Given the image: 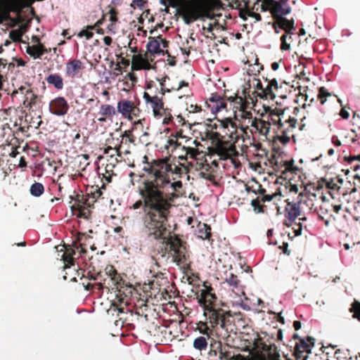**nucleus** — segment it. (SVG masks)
Listing matches in <instances>:
<instances>
[{
	"label": "nucleus",
	"instance_id": "f257e3e1",
	"mask_svg": "<svg viewBox=\"0 0 360 360\" xmlns=\"http://www.w3.org/2000/svg\"><path fill=\"white\" fill-rule=\"evenodd\" d=\"M139 193L141 199L132 206L134 210L142 207L143 211V231L146 236L160 238L162 233L160 216L162 217L165 206L161 193L153 186L148 176L144 178L139 186Z\"/></svg>",
	"mask_w": 360,
	"mask_h": 360
},
{
	"label": "nucleus",
	"instance_id": "f03ea898",
	"mask_svg": "<svg viewBox=\"0 0 360 360\" xmlns=\"http://www.w3.org/2000/svg\"><path fill=\"white\" fill-rule=\"evenodd\" d=\"M202 288L196 293L199 306L203 310V316L212 328L219 326L228 331L231 325L232 315L229 310L221 307L222 302L218 299L214 289L207 283H204Z\"/></svg>",
	"mask_w": 360,
	"mask_h": 360
},
{
	"label": "nucleus",
	"instance_id": "7ed1b4c3",
	"mask_svg": "<svg viewBox=\"0 0 360 360\" xmlns=\"http://www.w3.org/2000/svg\"><path fill=\"white\" fill-rule=\"evenodd\" d=\"M166 232L160 238L147 236L148 238L158 241L155 250L161 257H164L167 253L173 257V260L181 269H188L191 266L190 255L186 248V243L177 236H171L170 226L166 222Z\"/></svg>",
	"mask_w": 360,
	"mask_h": 360
},
{
	"label": "nucleus",
	"instance_id": "20e7f679",
	"mask_svg": "<svg viewBox=\"0 0 360 360\" xmlns=\"http://www.w3.org/2000/svg\"><path fill=\"white\" fill-rule=\"evenodd\" d=\"M144 172L149 179L160 181V186H163L169 184V178L174 180L176 176L181 177L183 174L188 173V169L184 164L176 165L171 160L169 157H165L153 159L150 165H146Z\"/></svg>",
	"mask_w": 360,
	"mask_h": 360
},
{
	"label": "nucleus",
	"instance_id": "39448f33",
	"mask_svg": "<svg viewBox=\"0 0 360 360\" xmlns=\"http://www.w3.org/2000/svg\"><path fill=\"white\" fill-rule=\"evenodd\" d=\"M221 7L220 0H184L179 6L177 13L186 25L200 18L212 19L213 12Z\"/></svg>",
	"mask_w": 360,
	"mask_h": 360
},
{
	"label": "nucleus",
	"instance_id": "423d86ee",
	"mask_svg": "<svg viewBox=\"0 0 360 360\" xmlns=\"http://www.w3.org/2000/svg\"><path fill=\"white\" fill-rule=\"evenodd\" d=\"M316 195L311 193L305 190L300 192L296 199L285 200V207L284 209V215L285 220L284 225L289 227L292 225L295 220L301 217L305 207L311 210L314 206L313 200Z\"/></svg>",
	"mask_w": 360,
	"mask_h": 360
},
{
	"label": "nucleus",
	"instance_id": "0eeeda50",
	"mask_svg": "<svg viewBox=\"0 0 360 360\" xmlns=\"http://www.w3.org/2000/svg\"><path fill=\"white\" fill-rule=\"evenodd\" d=\"M242 349L248 352L254 360H274L269 357L271 346L266 344L258 333L251 330L242 337Z\"/></svg>",
	"mask_w": 360,
	"mask_h": 360
},
{
	"label": "nucleus",
	"instance_id": "6e6552de",
	"mask_svg": "<svg viewBox=\"0 0 360 360\" xmlns=\"http://www.w3.org/2000/svg\"><path fill=\"white\" fill-rule=\"evenodd\" d=\"M36 0H0V24L5 21L11 22V27L22 23V20L12 18L11 13L19 15L25 8L31 6Z\"/></svg>",
	"mask_w": 360,
	"mask_h": 360
},
{
	"label": "nucleus",
	"instance_id": "1a4fd4ad",
	"mask_svg": "<svg viewBox=\"0 0 360 360\" xmlns=\"http://www.w3.org/2000/svg\"><path fill=\"white\" fill-rule=\"evenodd\" d=\"M150 179L153 184V186L158 190V191L162 195V198L163 199L165 206V210L162 212V217L160 216V222L162 224L161 228L162 229V233H165L166 232V222H168L169 218L171 216V209L173 206L172 202L174 200L179 197V195L176 193V191H173L172 193H167L165 190L168 188V185L160 186V181H158L157 180Z\"/></svg>",
	"mask_w": 360,
	"mask_h": 360
},
{
	"label": "nucleus",
	"instance_id": "9d476101",
	"mask_svg": "<svg viewBox=\"0 0 360 360\" xmlns=\"http://www.w3.org/2000/svg\"><path fill=\"white\" fill-rule=\"evenodd\" d=\"M18 94L24 96L23 108L31 111L36 110L40 108L42 102L41 96L34 92L30 84H27L20 86L18 89L13 91L11 96L14 97Z\"/></svg>",
	"mask_w": 360,
	"mask_h": 360
},
{
	"label": "nucleus",
	"instance_id": "9b49d317",
	"mask_svg": "<svg viewBox=\"0 0 360 360\" xmlns=\"http://www.w3.org/2000/svg\"><path fill=\"white\" fill-rule=\"evenodd\" d=\"M243 93L244 94V97L238 95H225L228 101H229L231 104H233V108L239 110L241 112L240 120H243V119H250V117H253L252 113L250 111L247 110L250 102L253 103V98L250 95H248V96H246L245 89L243 91Z\"/></svg>",
	"mask_w": 360,
	"mask_h": 360
},
{
	"label": "nucleus",
	"instance_id": "f8f14e48",
	"mask_svg": "<svg viewBox=\"0 0 360 360\" xmlns=\"http://www.w3.org/2000/svg\"><path fill=\"white\" fill-rule=\"evenodd\" d=\"M233 141V142L231 143L230 141L223 140L219 143H215L212 146V153L218 155L220 160H224L238 156V153L234 144L237 141H235V139Z\"/></svg>",
	"mask_w": 360,
	"mask_h": 360
},
{
	"label": "nucleus",
	"instance_id": "ddd939ff",
	"mask_svg": "<svg viewBox=\"0 0 360 360\" xmlns=\"http://www.w3.org/2000/svg\"><path fill=\"white\" fill-rule=\"evenodd\" d=\"M117 112L120 113L123 117L132 120L139 117L141 110L139 107V103H136L132 101L127 99H121L117 102Z\"/></svg>",
	"mask_w": 360,
	"mask_h": 360
},
{
	"label": "nucleus",
	"instance_id": "4468645a",
	"mask_svg": "<svg viewBox=\"0 0 360 360\" xmlns=\"http://www.w3.org/2000/svg\"><path fill=\"white\" fill-rule=\"evenodd\" d=\"M219 124L216 123H210L207 125L208 128H210V131L219 129V131H222V133L225 135H229L230 139L237 141L239 136L237 134V127L235 122L231 119H226L224 120H218Z\"/></svg>",
	"mask_w": 360,
	"mask_h": 360
},
{
	"label": "nucleus",
	"instance_id": "2eb2a0df",
	"mask_svg": "<svg viewBox=\"0 0 360 360\" xmlns=\"http://www.w3.org/2000/svg\"><path fill=\"white\" fill-rule=\"evenodd\" d=\"M164 82L165 80H163L162 82H160V88H159L156 83L153 81H150L147 83L146 84V90H148V91H145L143 94H147L148 95H150V96H162L163 97L165 94V92H170L172 90H179L181 89L182 87L184 86H188V83L187 82H185V81H181L179 82V84H178V86L176 88L175 87H172V89H165V84H164Z\"/></svg>",
	"mask_w": 360,
	"mask_h": 360
},
{
	"label": "nucleus",
	"instance_id": "dca6fc26",
	"mask_svg": "<svg viewBox=\"0 0 360 360\" xmlns=\"http://www.w3.org/2000/svg\"><path fill=\"white\" fill-rule=\"evenodd\" d=\"M143 98L146 105L152 109L154 117L158 119L162 117L161 112L165 108L163 97L153 96V95L150 96L147 94H143Z\"/></svg>",
	"mask_w": 360,
	"mask_h": 360
},
{
	"label": "nucleus",
	"instance_id": "f3484780",
	"mask_svg": "<svg viewBox=\"0 0 360 360\" xmlns=\"http://www.w3.org/2000/svg\"><path fill=\"white\" fill-rule=\"evenodd\" d=\"M315 339L312 337H307V340L300 339L299 342H297L295 346L294 354L296 359L304 360L307 354L311 352V348L314 345Z\"/></svg>",
	"mask_w": 360,
	"mask_h": 360
},
{
	"label": "nucleus",
	"instance_id": "a211bd4d",
	"mask_svg": "<svg viewBox=\"0 0 360 360\" xmlns=\"http://www.w3.org/2000/svg\"><path fill=\"white\" fill-rule=\"evenodd\" d=\"M92 237L85 233H78L77 240L72 243V247L76 249L79 256L82 257L86 253L87 247L89 246L91 250L96 249L94 244H91Z\"/></svg>",
	"mask_w": 360,
	"mask_h": 360
},
{
	"label": "nucleus",
	"instance_id": "6ab92c4d",
	"mask_svg": "<svg viewBox=\"0 0 360 360\" xmlns=\"http://www.w3.org/2000/svg\"><path fill=\"white\" fill-rule=\"evenodd\" d=\"M68 110L69 105L64 97H56L51 101L49 103V111L53 115L63 116L67 114Z\"/></svg>",
	"mask_w": 360,
	"mask_h": 360
},
{
	"label": "nucleus",
	"instance_id": "aec40b11",
	"mask_svg": "<svg viewBox=\"0 0 360 360\" xmlns=\"http://www.w3.org/2000/svg\"><path fill=\"white\" fill-rule=\"evenodd\" d=\"M85 68L84 63L79 59L70 60L65 65V75L70 78L79 77Z\"/></svg>",
	"mask_w": 360,
	"mask_h": 360
},
{
	"label": "nucleus",
	"instance_id": "412c9836",
	"mask_svg": "<svg viewBox=\"0 0 360 360\" xmlns=\"http://www.w3.org/2000/svg\"><path fill=\"white\" fill-rule=\"evenodd\" d=\"M0 143V159L1 158H15L20 153L18 148H20L19 140L17 143Z\"/></svg>",
	"mask_w": 360,
	"mask_h": 360
},
{
	"label": "nucleus",
	"instance_id": "4be33fe9",
	"mask_svg": "<svg viewBox=\"0 0 360 360\" xmlns=\"http://www.w3.org/2000/svg\"><path fill=\"white\" fill-rule=\"evenodd\" d=\"M70 198L75 201L72 208L78 210L81 214L85 209V206L91 207L95 202V200H90V197L87 193L86 195L77 193L75 197L70 196Z\"/></svg>",
	"mask_w": 360,
	"mask_h": 360
},
{
	"label": "nucleus",
	"instance_id": "5701e85b",
	"mask_svg": "<svg viewBox=\"0 0 360 360\" xmlns=\"http://www.w3.org/2000/svg\"><path fill=\"white\" fill-rule=\"evenodd\" d=\"M272 26L276 33H278V28L283 30L285 32V34H292V31L295 30L294 20H288L283 16L274 19Z\"/></svg>",
	"mask_w": 360,
	"mask_h": 360
},
{
	"label": "nucleus",
	"instance_id": "b1692460",
	"mask_svg": "<svg viewBox=\"0 0 360 360\" xmlns=\"http://www.w3.org/2000/svg\"><path fill=\"white\" fill-rule=\"evenodd\" d=\"M117 111L114 106L110 104H102L100 106L97 120L99 122H105L107 120H112V118L116 115Z\"/></svg>",
	"mask_w": 360,
	"mask_h": 360
},
{
	"label": "nucleus",
	"instance_id": "393cba45",
	"mask_svg": "<svg viewBox=\"0 0 360 360\" xmlns=\"http://www.w3.org/2000/svg\"><path fill=\"white\" fill-rule=\"evenodd\" d=\"M252 127L253 129L252 133H258L259 135L266 136L270 131L269 121H264L261 119L254 117L253 121H251Z\"/></svg>",
	"mask_w": 360,
	"mask_h": 360
},
{
	"label": "nucleus",
	"instance_id": "a878e982",
	"mask_svg": "<svg viewBox=\"0 0 360 360\" xmlns=\"http://www.w3.org/2000/svg\"><path fill=\"white\" fill-rule=\"evenodd\" d=\"M291 8L287 4V0L274 1L273 10L271 12L274 19L288 15L290 13Z\"/></svg>",
	"mask_w": 360,
	"mask_h": 360
},
{
	"label": "nucleus",
	"instance_id": "bb28decb",
	"mask_svg": "<svg viewBox=\"0 0 360 360\" xmlns=\"http://www.w3.org/2000/svg\"><path fill=\"white\" fill-rule=\"evenodd\" d=\"M211 346L216 348V349H212L210 352H213L214 354L216 356L217 354V349H218L219 357L221 360H248L240 354L231 357L229 353L225 349L226 347H223L220 342H214V345L211 344Z\"/></svg>",
	"mask_w": 360,
	"mask_h": 360
},
{
	"label": "nucleus",
	"instance_id": "cd10ccee",
	"mask_svg": "<svg viewBox=\"0 0 360 360\" xmlns=\"http://www.w3.org/2000/svg\"><path fill=\"white\" fill-rule=\"evenodd\" d=\"M250 4L249 0H231L229 6L234 9H237L239 11V16L243 20H246L248 17V4Z\"/></svg>",
	"mask_w": 360,
	"mask_h": 360
},
{
	"label": "nucleus",
	"instance_id": "c85d7f7f",
	"mask_svg": "<svg viewBox=\"0 0 360 360\" xmlns=\"http://www.w3.org/2000/svg\"><path fill=\"white\" fill-rule=\"evenodd\" d=\"M17 143L18 139L15 136L9 124H4L0 127V143Z\"/></svg>",
	"mask_w": 360,
	"mask_h": 360
},
{
	"label": "nucleus",
	"instance_id": "c756f323",
	"mask_svg": "<svg viewBox=\"0 0 360 360\" xmlns=\"http://www.w3.org/2000/svg\"><path fill=\"white\" fill-rule=\"evenodd\" d=\"M225 281L230 286L233 287L232 290L235 292L237 295H240L241 294L245 295L240 281L238 278V276L233 274L232 272L226 274L225 278Z\"/></svg>",
	"mask_w": 360,
	"mask_h": 360
},
{
	"label": "nucleus",
	"instance_id": "7c9ffc66",
	"mask_svg": "<svg viewBox=\"0 0 360 360\" xmlns=\"http://www.w3.org/2000/svg\"><path fill=\"white\" fill-rule=\"evenodd\" d=\"M209 102L213 103L212 110H213L215 109L214 112L220 111L226 107V103L224 101V98L217 93L211 94V96L209 98Z\"/></svg>",
	"mask_w": 360,
	"mask_h": 360
},
{
	"label": "nucleus",
	"instance_id": "2f4dec72",
	"mask_svg": "<svg viewBox=\"0 0 360 360\" xmlns=\"http://www.w3.org/2000/svg\"><path fill=\"white\" fill-rule=\"evenodd\" d=\"M77 252V251L73 247L66 248L65 252L62 256L63 260L64 262V268H70L71 266L74 265L75 259L74 256Z\"/></svg>",
	"mask_w": 360,
	"mask_h": 360
},
{
	"label": "nucleus",
	"instance_id": "473e14b6",
	"mask_svg": "<svg viewBox=\"0 0 360 360\" xmlns=\"http://www.w3.org/2000/svg\"><path fill=\"white\" fill-rule=\"evenodd\" d=\"M148 66H149V63L147 59L142 56V55L137 54L132 56V71L139 70L143 68H148Z\"/></svg>",
	"mask_w": 360,
	"mask_h": 360
},
{
	"label": "nucleus",
	"instance_id": "72a5a7b5",
	"mask_svg": "<svg viewBox=\"0 0 360 360\" xmlns=\"http://www.w3.org/2000/svg\"><path fill=\"white\" fill-rule=\"evenodd\" d=\"M47 52L44 46L41 44L38 45L28 46L27 53L34 59L39 58L42 55Z\"/></svg>",
	"mask_w": 360,
	"mask_h": 360
},
{
	"label": "nucleus",
	"instance_id": "f704fd0d",
	"mask_svg": "<svg viewBox=\"0 0 360 360\" xmlns=\"http://www.w3.org/2000/svg\"><path fill=\"white\" fill-rule=\"evenodd\" d=\"M297 120L295 118L290 120L289 121L283 123H280L277 128L281 134H293L296 128Z\"/></svg>",
	"mask_w": 360,
	"mask_h": 360
},
{
	"label": "nucleus",
	"instance_id": "c9c22d12",
	"mask_svg": "<svg viewBox=\"0 0 360 360\" xmlns=\"http://www.w3.org/2000/svg\"><path fill=\"white\" fill-rule=\"evenodd\" d=\"M197 235L198 238L202 240H210L212 236L211 227L207 224L199 222Z\"/></svg>",
	"mask_w": 360,
	"mask_h": 360
},
{
	"label": "nucleus",
	"instance_id": "e433bc0d",
	"mask_svg": "<svg viewBox=\"0 0 360 360\" xmlns=\"http://www.w3.org/2000/svg\"><path fill=\"white\" fill-rule=\"evenodd\" d=\"M332 96L337 98L338 101L341 104V100L337 96L333 95L325 86L319 88L317 100L320 101L321 105H324L328 99Z\"/></svg>",
	"mask_w": 360,
	"mask_h": 360
},
{
	"label": "nucleus",
	"instance_id": "4c0bfd02",
	"mask_svg": "<svg viewBox=\"0 0 360 360\" xmlns=\"http://www.w3.org/2000/svg\"><path fill=\"white\" fill-rule=\"evenodd\" d=\"M48 84L53 85L56 89L60 90L63 88V79L58 74H51L46 78Z\"/></svg>",
	"mask_w": 360,
	"mask_h": 360
},
{
	"label": "nucleus",
	"instance_id": "58836bf2",
	"mask_svg": "<svg viewBox=\"0 0 360 360\" xmlns=\"http://www.w3.org/2000/svg\"><path fill=\"white\" fill-rule=\"evenodd\" d=\"M91 280H94V281H96V280H100L103 282V284L104 285V288L105 289H106L108 290V292H109L110 290H113L114 289V285L112 282V280L108 278V277H106V278H103V274L101 272H98L96 274V276H91L90 278Z\"/></svg>",
	"mask_w": 360,
	"mask_h": 360
},
{
	"label": "nucleus",
	"instance_id": "ea45409f",
	"mask_svg": "<svg viewBox=\"0 0 360 360\" xmlns=\"http://www.w3.org/2000/svg\"><path fill=\"white\" fill-rule=\"evenodd\" d=\"M147 51L152 55L160 53L161 49L159 41L154 38H150L147 44Z\"/></svg>",
	"mask_w": 360,
	"mask_h": 360
},
{
	"label": "nucleus",
	"instance_id": "a19ab883",
	"mask_svg": "<svg viewBox=\"0 0 360 360\" xmlns=\"http://www.w3.org/2000/svg\"><path fill=\"white\" fill-rule=\"evenodd\" d=\"M258 96L262 98L274 100L276 98V94L274 89L270 86L269 83L266 84L262 91L258 94Z\"/></svg>",
	"mask_w": 360,
	"mask_h": 360
},
{
	"label": "nucleus",
	"instance_id": "79ce46f5",
	"mask_svg": "<svg viewBox=\"0 0 360 360\" xmlns=\"http://www.w3.org/2000/svg\"><path fill=\"white\" fill-rule=\"evenodd\" d=\"M197 328L201 334L206 335L207 338H210L214 329L210 327L207 320L205 321H200L197 324Z\"/></svg>",
	"mask_w": 360,
	"mask_h": 360
},
{
	"label": "nucleus",
	"instance_id": "37998d69",
	"mask_svg": "<svg viewBox=\"0 0 360 360\" xmlns=\"http://www.w3.org/2000/svg\"><path fill=\"white\" fill-rule=\"evenodd\" d=\"M226 135L225 134L222 133V131H208L207 132V136L212 140L213 146L215 143H219L224 140Z\"/></svg>",
	"mask_w": 360,
	"mask_h": 360
},
{
	"label": "nucleus",
	"instance_id": "c03bdc74",
	"mask_svg": "<svg viewBox=\"0 0 360 360\" xmlns=\"http://www.w3.org/2000/svg\"><path fill=\"white\" fill-rule=\"evenodd\" d=\"M266 112H269V120L267 121H269L270 125L274 124L278 127V122H277V120L280 117V109L275 108L274 110H271L270 107H268V109L266 110Z\"/></svg>",
	"mask_w": 360,
	"mask_h": 360
},
{
	"label": "nucleus",
	"instance_id": "a18cd8bd",
	"mask_svg": "<svg viewBox=\"0 0 360 360\" xmlns=\"http://www.w3.org/2000/svg\"><path fill=\"white\" fill-rule=\"evenodd\" d=\"M30 192L32 195L34 197H39L44 192V186L41 183L34 182L31 185Z\"/></svg>",
	"mask_w": 360,
	"mask_h": 360
},
{
	"label": "nucleus",
	"instance_id": "49530a36",
	"mask_svg": "<svg viewBox=\"0 0 360 360\" xmlns=\"http://www.w3.org/2000/svg\"><path fill=\"white\" fill-rule=\"evenodd\" d=\"M207 339L205 336L196 338L193 341V347L200 351L205 350L207 347Z\"/></svg>",
	"mask_w": 360,
	"mask_h": 360
},
{
	"label": "nucleus",
	"instance_id": "de8ad7c7",
	"mask_svg": "<svg viewBox=\"0 0 360 360\" xmlns=\"http://www.w3.org/2000/svg\"><path fill=\"white\" fill-rule=\"evenodd\" d=\"M87 194L90 197V200H95V202L98 198L101 197L102 191L98 186H91L89 188L86 189Z\"/></svg>",
	"mask_w": 360,
	"mask_h": 360
},
{
	"label": "nucleus",
	"instance_id": "09e8293b",
	"mask_svg": "<svg viewBox=\"0 0 360 360\" xmlns=\"http://www.w3.org/2000/svg\"><path fill=\"white\" fill-rule=\"evenodd\" d=\"M240 131H242L241 137L243 140V141H248L249 144H252L255 141V138L253 137V129H243L240 128Z\"/></svg>",
	"mask_w": 360,
	"mask_h": 360
},
{
	"label": "nucleus",
	"instance_id": "8fccbe9b",
	"mask_svg": "<svg viewBox=\"0 0 360 360\" xmlns=\"http://www.w3.org/2000/svg\"><path fill=\"white\" fill-rule=\"evenodd\" d=\"M349 312L352 313V317L360 321V302L354 300L351 304Z\"/></svg>",
	"mask_w": 360,
	"mask_h": 360
},
{
	"label": "nucleus",
	"instance_id": "3c124183",
	"mask_svg": "<svg viewBox=\"0 0 360 360\" xmlns=\"http://www.w3.org/2000/svg\"><path fill=\"white\" fill-rule=\"evenodd\" d=\"M22 27L20 29L13 30L9 33L10 39L15 42H20L22 40L23 32L22 30Z\"/></svg>",
	"mask_w": 360,
	"mask_h": 360
},
{
	"label": "nucleus",
	"instance_id": "603ef678",
	"mask_svg": "<svg viewBox=\"0 0 360 360\" xmlns=\"http://www.w3.org/2000/svg\"><path fill=\"white\" fill-rule=\"evenodd\" d=\"M114 285V287L116 288H122L125 285V281L122 278L121 275L118 273L115 274L113 277L110 278Z\"/></svg>",
	"mask_w": 360,
	"mask_h": 360
},
{
	"label": "nucleus",
	"instance_id": "864d4df0",
	"mask_svg": "<svg viewBox=\"0 0 360 360\" xmlns=\"http://www.w3.org/2000/svg\"><path fill=\"white\" fill-rule=\"evenodd\" d=\"M162 117H164L162 123L164 124L168 125L172 122L173 117L171 113V110L165 108L162 112Z\"/></svg>",
	"mask_w": 360,
	"mask_h": 360
},
{
	"label": "nucleus",
	"instance_id": "5fc2aeb1",
	"mask_svg": "<svg viewBox=\"0 0 360 360\" xmlns=\"http://www.w3.org/2000/svg\"><path fill=\"white\" fill-rule=\"evenodd\" d=\"M291 137H294V134H281L280 135H276V136H274V140H277L280 141L283 145H286L290 142Z\"/></svg>",
	"mask_w": 360,
	"mask_h": 360
},
{
	"label": "nucleus",
	"instance_id": "6e6d98bb",
	"mask_svg": "<svg viewBox=\"0 0 360 360\" xmlns=\"http://www.w3.org/2000/svg\"><path fill=\"white\" fill-rule=\"evenodd\" d=\"M261 202H262V201L261 200L260 197H257L251 201V205L254 210L257 213L264 212V206L261 205Z\"/></svg>",
	"mask_w": 360,
	"mask_h": 360
},
{
	"label": "nucleus",
	"instance_id": "4d7b16f0",
	"mask_svg": "<svg viewBox=\"0 0 360 360\" xmlns=\"http://www.w3.org/2000/svg\"><path fill=\"white\" fill-rule=\"evenodd\" d=\"M257 11L258 8L255 6V4L252 6V7L250 6V4H248V17L254 18L256 21H261L262 20V16L260 14L256 13L254 11V10Z\"/></svg>",
	"mask_w": 360,
	"mask_h": 360
},
{
	"label": "nucleus",
	"instance_id": "13d9d810",
	"mask_svg": "<svg viewBox=\"0 0 360 360\" xmlns=\"http://www.w3.org/2000/svg\"><path fill=\"white\" fill-rule=\"evenodd\" d=\"M114 166L112 165H107L105 167V173L103 174V179L108 182H111L112 176L115 174L112 172V168Z\"/></svg>",
	"mask_w": 360,
	"mask_h": 360
},
{
	"label": "nucleus",
	"instance_id": "bf43d9fd",
	"mask_svg": "<svg viewBox=\"0 0 360 360\" xmlns=\"http://www.w3.org/2000/svg\"><path fill=\"white\" fill-rule=\"evenodd\" d=\"M183 149L186 151V156H189L191 158H196V156L199 154L198 149L192 147H183Z\"/></svg>",
	"mask_w": 360,
	"mask_h": 360
},
{
	"label": "nucleus",
	"instance_id": "052dcab7",
	"mask_svg": "<svg viewBox=\"0 0 360 360\" xmlns=\"http://www.w3.org/2000/svg\"><path fill=\"white\" fill-rule=\"evenodd\" d=\"M335 357L338 360L347 359L349 356V350L337 349L335 352Z\"/></svg>",
	"mask_w": 360,
	"mask_h": 360
},
{
	"label": "nucleus",
	"instance_id": "680f3d73",
	"mask_svg": "<svg viewBox=\"0 0 360 360\" xmlns=\"http://www.w3.org/2000/svg\"><path fill=\"white\" fill-rule=\"evenodd\" d=\"M124 79H128L131 81L130 85L127 82H126L127 86L129 88L133 87L137 82V77L133 72L127 73L125 75Z\"/></svg>",
	"mask_w": 360,
	"mask_h": 360
},
{
	"label": "nucleus",
	"instance_id": "e2e57ef3",
	"mask_svg": "<svg viewBox=\"0 0 360 360\" xmlns=\"http://www.w3.org/2000/svg\"><path fill=\"white\" fill-rule=\"evenodd\" d=\"M280 117L277 120V122H278V124L280 123H283L289 121L290 120L294 119V117H292L290 115H285V109L281 110L280 109Z\"/></svg>",
	"mask_w": 360,
	"mask_h": 360
},
{
	"label": "nucleus",
	"instance_id": "0e129e2a",
	"mask_svg": "<svg viewBox=\"0 0 360 360\" xmlns=\"http://www.w3.org/2000/svg\"><path fill=\"white\" fill-rule=\"evenodd\" d=\"M122 140L125 139V143L127 141L129 143H134L135 141V137L132 134L131 130H126L122 136Z\"/></svg>",
	"mask_w": 360,
	"mask_h": 360
},
{
	"label": "nucleus",
	"instance_id": "69168bd1",
	"mask_svg": "<svg viewBox=\"0 0 360 360\" xmlns=\"http://www.w3.org/2000/svg\"><path fill=\"white\" fill-rule=\"evenodd\" d=\"M254 117H250V119H243V120H239L240 128L249 129L252 127L251 121H253Z\"/></svg>",
	"mask_w": 360,
	"mask_h": 360
},
{
	"label": "nucleus",
	"instance_id": "338daca9",
	"mask_svg": "<svg viewBox=\"0 0 360 360\" xmlns=\"http://www.w3.org/2000/svg\"><path fill=\"white\" fill-rule=\"evenodd\" d=\"M117 273V270L112 265H108L105 269V275L110 278L113 277Z\"/></svg>",
	"mask_w": 360,
	"mask_h": 360
},
{
	"label": "nucleus",
	"instance_id": "774afa93",
	"mask_svg": "<svg viewBox=\"0 0 360 360\" xmlns=\"http://www.w3.org/2000/svg\"><path fill=\"white\" fill-rule=\"evenodd\" d=\"M172 178H169V184H168V188H172L174 191H178L179 189L182 188V182L181 181H176L174 182H172Z\"/></svg>",
	"mask_w": 360,
	"mask_h": 360
}]
</instances>
